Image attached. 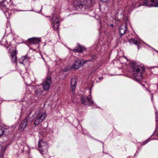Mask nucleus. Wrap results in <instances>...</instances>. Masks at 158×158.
<instances>
[{
    "label": "nucleus",
    "instance_id": "f257e3e1",
    "mask_svg": "<svg viewBox=\"0 0 158 158\" xmlns=\"http://www.w3.org/2000/svg\"><path fill=\"white\" fill-rule=\"evenodd\" d=\"M130 64L132 68L135 79L137 81H140L142 79V75L145 71L144 66L141 65H137L136 62L133 61H131Z\"/></svg>",
    "mask_w": 158,
    "mask_h": 158
},
{
    "label": "nucleus",
    "instance_id": "f03ea898",
    "mask_svg": "<svg viewBox=\"0 0 158 158\" xmlns=\"http://www.w3.org/2000/svg\"><path fill=\"white\" fill-rule=\"evenodd\" d=\"M46 113L36 111L32 115V118L34 120V124L36 126L41 123L47 117Z\"/></svg>",
    "mask_w": 158,
    "mask_h": 158
},
{
    "label": "nucleus",
    "instance_id": "7ed1b4c3",
    "mask_svg": "<svg viewBox=\"0 0 158 158\" xmlns=\"http://www.w3.org/2000/svg\"><path fill=\"white\" fill-rule=\"evenodd\" d=\"M92 6L91 0H81L80 2H78L76 6V9H86Z\"/></svg>",
    "mask_w": 158,
    "mask_h": 158
},
{
    "label": "nucleus",
    "instance_id": "20e7f679",
    "mask_svg": "<svg viewBox=\"0 0 158 158\" xmlns=\"http://www.w3.org/2000/svg\"><path fill=\"white\" fill-rule=\"evenodd\" d=\"M145 1L143 6H146L149 7H158V0H144ZM140 6L142 5H140Z\"/></svg>",
    "mask_w": 158,
    "mask_h": 158
},
{
    "label": "nucleus",
    "instance_id": "39448f33",
    "mask_svg": "<svg viewBox=\"0 0 158 158\" xmlns=\"http://www.w3.org/2000/svg\"><path fill=\"white\" fill-rule=\"evenodd\" d=\"M91 98V96L89 98L85 95L82 96L81 98V103L85 106L92 105L94 102Z\"/></svg>",
    "mask_w": 158,
    "mask_h": 158
},
{
    "label": "nucleus",
    "instance_id": "423d86ee",
    "mask_svg": "<svg viewBox=\"0 0 158 158\" xmlns=\"http://www.w3.org/2000/svg\"><path fill=\"white\" fill-rule=\"evenodd\" d=\"M90 61V60H88L87 61H84L81 59H78L76 60L73 63L72 66V68L75 69H78L81 68L84 64Z\"/></svg>",
    "mask_w": 158,
    "mask_h": 158
},
{
    "label": "nucleus",
    "instance_id": "0eeeda50",
    "mask_svg": "<svg viewBox=\"0 0 158 158\" xmlns=\"http://www.w3.org/2000/svg\"><path fill=\"white\" fill-rule=\"evenodd\" d=\"M52 83V78L50 76L47 77L45 81L43 83V87L44 89L47 91L49 89Z\"/></svg>",
    "mask_w": 158,
    "mask_h": 158
},
{
    "label": "nucleus",
    "instance_id": "6e6552de",
    "mask_svg": "<svg viewBox=\"0 0 158 158\" xmlns=\"http://www.w3.org/2000/svg\"><path fill=\"white\" fill-rule=\"evenodd\" d=\"M77 78L76 76H74L71 79V86L72 93L73 95L75 94V89L76 85V80Z\"/></svg>",
    "mask_w": 158,
    "mask_h": 158
},
{
    "label": "nucleus",
    "instance_id": "1a4fd4ad",
    "mask_svg": "<svg viewBox=\"0 0 158 158\" xmlns=\"http://www.w3.org/2000/svg\"><path fill=\"white\" fill-rule=\"evenodd\" d=\"M127 25L126 24L121 26L119 28V33L121 36H122L126 32L127 30Z\"/></svg>",
    "mask_w": 158,
    "mask_h": 158
},
{
    "label": "nucleus",
    "instance_id": "9d476101",
    "mask_svg": "<svg viewBox=\"0 0 158 158\" xmlns=\"http://www.w3.org/2000/svg\"><path fill=\"white\" fill-rule=\"evenodd\" d=\"M54 26L55 28H57L59 25L60 19L59 17L53 16L52 17Z\"/></svg>",
    "mask_w": 158,
    "mask_h": 158
},
{
    "label": "nucleus",
    "instance_id": "9b49d317",
    "mask_svg": "<svg viewBox=\"0 0 158 158\" xmlns=\"http://www.w3.org/2000/svg\"><path fill=\"white\" fill-rule=\"evenodd\" d=\"M42 85H36L35 86V88L37 89L35 90V94L36 96H40L42 94L43 90L41 89Z\"/></svg>",
    "mask_w": 158,
    "mask_h": 158
},
{
    "label": "nucleus",
    "instance_id": "f8f14e48",
    "mask_svg": "<svg viewBox=\"0 0 158 158\" xmlns=\"http://www.w3.org/2000/svg\"><path fill=\"white\" fill-rule=\"evenodd\" d=\"M29 42L30 44H38L40 42V38L33 37L28 39Z\"/></svg>",
    "mask_w": 158,
    "mask_h": 158
},
{
    "label": "nucleus",
    "instance_id": "ddd939ff",
    "mask_svg": "<svg viewBox=\"0 0 158 158\" xmlns=\"http://www.w3.org/2000/svg\"><path fill=\"white\" fill-rule=\"evenodd\" d=\"M30 58L27 55L22 56L20 59V63L21 64H24L26 63L27 62L29 61Z\"/></svg>",
    "mask_w": 158,
    "mask_h": 158
},
{
    "label": "nucleus",
    "instance_id": "4468645a",
    "mask_svg": "<svg viewBox=\"0 0 158 158\" xmlns=\"http://www.w3.org/2000/svg\"><path fill=\"white\" fill-rule=\"evenodd\" d=\"M28 123L27 120L26 119H24L21 122L19 127L20 130L21 131H23L26 127L27 126Z\"/></svg>",
    "mask_w": 158,
    "mask_h": 158
},
{
    "label": "nucleus",
    "instance_id": "2eb2a0df",
    "mask_svg": "<svg viewBox=\"0 0 158 158\" xmlns=\"http://www.w3.org/2000/svg\"><path fill=\"white\" fill-rule=\"evenodd\" d=\"M85 50V48L82 46L78 44V46L76 47V48L73 49V51L77 52L80 53L82 52L84 50Z\"/></svg>",
    "mask_w": 158,
    "mask_h": 158
},
{
    "label": "nucleus",
    "instance_id": "dca6fc26",
    "mask_svg": "<svg viewBox=\"0 0 158 158\" xmlns=\"http://www.w3.org/2000/svg\"><path fill=\"white\" fill-rule=\"evenodd\" d=\"M17 51L16 50H13L11 53V60L14 63H15L17 61V56L16 54Z\"/></svg>",
    "mask_w": 158,
    "mask_h": 158
},
{
    "label": "nucleus",
    "instance_id": "f3484780",
    "mask_svg": "<svg viewBox=\"0 0 158 158\" xmlns=\"http://www.w3.org/2000/svg\"><path fill=\"white\" fill-rule=\"evenodd\" d=\"M129 42L130 44H133L136 45L138 47V48H139V45L140 44V42L136 38H131L129 40Z\"/></svg>",
    "mask_w": 158,
    "mask_h": 158
},
{
    "label": "nucleus",
    "instance_id": "a211bd4d",
    "mask_svg": "<svg viewBox=\"0 0 158 158\" xmlns=\"http://www.w3.org/2000/svg\"><path fill=\"white\" fill-rule=\"evenodd\" d=\"M43 141L42 140H40L38 142V146L39 148H41L43 146Z\"/></svg>",
    "mask_w": 158,
    "mask_h": 158
},
{
    "label": "nucleus",
    "instance_id": "6ab92c4d",
    "mask_svg": "<svg viewBox=\"0 0 158 158\" xmlns=\"http://www.w3.org/2000/svg\"><path fill=\"white\" fill-rule=\"evenodd\" d=\"M150 138H149L147 139L146 141H144L143 144V145H145L147 143L149 142V141L150 140Z\"/></svg>",
    "mask_w": 158,
    "mask_h": 158
},
{
    "label": "nucleus",
    "instance_id": "aec40b11",
    "mask_svg": "<svg viewBox=\"0 0 158 158\" xmlns=\"http://www.w3.org/2000/svg\"><path fill=\"white\" fill-rule=\"evenodd\" d=\"M14 128H15V127H14V126H12L11 127H8V129L9 130H10V131H12L14 129Z\"/></svg>",
    "mask_w": 158,
    "mask_h": 158
},
{
    "label": "nucleus",
    "instance_id": "412c9836",
    "mask_svg": "<svg viewBox=\"0 0 158 158\" xmlns=\"http://www.w3.org/2000/svg\"><path fill=\"white\" fill-rule=\"evenodd\" d=\"M4 133V131L3 129H0V137L3 135Z\"/></svg>",
    "mask_w": 158,
    "mask_h": 158
},
{
    "label": "nucleus",
    "instance_id": "4be33fe9",
    "mask_svg": "<svg viewBox=\"0 0 158 158\" xmlns=\"http://www.w3.org/2000/svg\"><path fill=\"white\" fill-rule=\"evenodd\" d=\"M102 2H107L109 0H100Z\"/></svg>",
    "mask_w": 158,
    "mask_h": 158
},
{
    "label": "nucleus",
    "instance_id": "5701e85b",
    "mask_svg": "<svg viewBox=\"0 0 158 158\" xmlns=\"http://www.w3.org/2000/svg\"><path fill=\"white\" fill-rule=\"evenodd\" d=\"M39 151L41 153H42V152H43V151L41 149H40Z\"/></svg>",
    "mask_w": 158,
    "mask_h": 158
},
{
    "label": "nucleus",
    "instance_id": "b1692460",
    "mask_svg": "<svg viewBox=\"0 0 158 158\" xmlns=\"http://www.w3.org/2000/svg\"><path fill=\"white\" fill-rule=\"evenodd\" d=\"M110 27H112V28L113 27H114L113 25V24H110Z\"/></svg>",
    "mask_w": 158,
    "mask_h": 158
},
{
    "label": "nucleus",
    "instance_id": "393cba45",
    "mask_svg": "<svg viewBox=\"0 0 158 158\" xmlns=\"http://www.w3.org/2000/svg\"><path fill=\"white\" fill-rule=\"evenodd\" d=\"M99 79H100V80H101V79H103V77H99Z\"/></svg>",
    "mask_w": 158,
    "mask_h": 158
},
{
    "label": "nucleus",
    "instance_id": "a878e982",
    "mask_svg": "<svg viewBox=\"0 0 158 158\" xmlns=\"http://www.w3.org/2000/svg\"><path fill=\"white\" fill-rule=\"evenodd\" d=\"M124 57L125 58V59H126V60H127V57H126V56H124Z\"/></svg>",
    "mask_w": 158,
    "mask_h": 158
},
{
    "label": "nucleus",
    "instance_id": "bb28decb",
    "mask_svg": "<svg viewBox=\"0 0 158 158\" xmlns=\"http://www.w3.org/2000/svg\"><path fill=\"white\" fill-rule=\"evenodd\" d=\"M142 85L143 87H144V85H143V84H142Z\"/></svg>",
    "mask_w": 158,
    "mask_h": 158
},
{
    "label": "nucleus",
    "instance_id": "cd10ccee",
    "mask_svg": "<svg viewBox=\"0 0 158 158\" xmlns=\"http://www.w3.org/2000/svg\"><path fill=\"white\" fill-rule=\"evenodd\" d=\"M152 98H153V96H152Z\"/></svg>",
    "mask_w": 158,
    "mask_h": 158
},
{
    "label": "nucleus",
    "instance_id": "c85d7f7f",
    "mask_svg": "<svg viewBox=\"0 0 158 158\" xmlns=\"http://www.w3.org/2000/svg\"><path fill=\"white\" fill-rule=\"evenodd\" d=\"M89 92L90 93V94H91V91H90Z\"/></svg>",
    "mask_w": 158,
    "mask_h": 158
}]
</instances>
